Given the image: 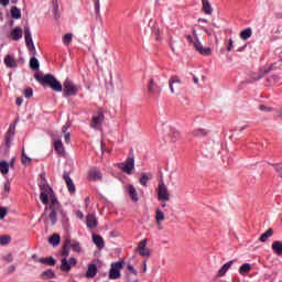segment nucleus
<instances>
[{
	"label": "nucleus",
	"mask_w": 282,
	"mask_h": 282,
	"mask_svg": "<svg viewBox=\"0 0 282 282\" xmlns=\"http://www.w3.org/2000/svg\"><path fill=\"white\" fill-rule=\"evenodd\" d=\"M4 65H7V67H9L10 69H14V67H19L17 59H14L12 55H7L4 57Z\"/></svg>",
	"instance_id": "20"
},
{
	"label": "nucleus",
	"mask_w": 282,
	"mask_h": 282,
	"mask_svg": "<svg viewBox=\"0 0 282 282\" xmlns=\"http://www.w3.org/2000/svg\"><path fill=\"white\" fill-rule=\"evenodd\" d=\"M40 263H42V265L54 267V265H56V259H54V257H52V256L47 257V258H41Z\"/></svg>",
	"instance_id": "26"
},
{
	"label": "nucleus",
	"mask_w": 282,
	"mask_h": 282,
	"mask_svg": "<svg viewBox=\"0 0 282 282\" xmlns=\"http://www.w3.org/2000/svg\"><path fill=\"white\" fill-rule=\"evenodd\" d=\"M30 67L34 70V72H39L41 64L39 63V59L36 57H31L30 59Z\"/></svg>",
	"instance_id": "35"
},
{
	"label": "nucleus",
	"mask_w": 282,
	"mask_h": 282,
	"mask_svg": "<svg viewBox=\"0 0 282 282\" xmlns=\"http://www.w3.org/2000/svg\"><path fill=\"white\" fill-rule=\"evenodd\" d=\"M118 166L121 169V171H123V173L131 175L134 169V160L131 155H129L126 162L119 163Z\"/></svg>",
	"instance_id": "6"
},
{
	"label": "nucleus",
	"mask_w": 282,
	"mask_h": 282,
	"mask_svg": "<svg viewBox=\"0 0 282 282\" xmlns=\"http://www.w3.org/2000/svg\"><path fill=\"white\" fill-rule=\"evenodd\" d=\"M193 35H186V40L189 45H193V47L196 50V52H199L202 56H210L213 54V50L210 47H204L202 45V42H199V37H197V31L193 29Z\"/></svg>",
	"instance_id": "2"
},
{
	"label": "nucleus",
	"mask_w": 282,
	"mask_h": 282,
	"mask_svg": "<svg viewBox=\"0 0 282 282\" xmlns=\"http://www.w3.org/2000/svg\"><path fill=\"white\" fill-rule=\"evenodd\" d=\"M24 39H25V45L26 47H30V45H34V41L32 40V32L30 31V26H24Z\"/></svg>",
	"instance_id": "15"
},
{
	"label": "nucleus",
	"mask_w": 282,
	"mask_h": 282,
	"mask_svg": "<svg viewBox=\"0 0 282 282\" xmlns=\"http://www.w3.org/2000/svg\"><path fill=\"white\" fill-rule=\"evenodd\" d=\"M142 257H145V259L151 257V250L147 247V239L142 240Z\"/></svg>",
	"instance_id": "33"
},
{
	"label": "nucleus",
	"mask_w": 282,
	"mask_h": 282,
	"mask_svg": "<svg viewBox=\"0 0 282 282\" xmlns=\"http://www.w3.org/2000/svg\"><path fill=\"white\" fill-rule=\"evenodd\" d=\"M29 52L33 53V56H36V47L33 45L26 46Z\"/></svg>",
	"instance_id": "56"
},
{
	"label": "nucleus",
	"mask_w": 282,
	"mask_h": 282,
	"mask_svg": "<svg viewBox=\"0 0 282 282\" xmlns=\"http://www.w3.org/2000/svg\"><path fill=\"white\" fill-rule=\"evenodd\" d=\"M69 246H70V248H72V250H73L74 252H77V254H80V253L83 252V248L80 247V242L75 241V242H73V243L69 245Z\"/></svg>",
	"instance_id": "43"
},
{
	"label": "nucleus",
	"mask_w": 282,
	"mask_h": 282,
	"mask_svg": "<svg viewBox=\"0 0 282 282\" xmlns=\"http://www.w3.org/2000/svg\"><path fill=\"white\" fill-rule=\"evenodd\" d=\"M68 263H69V265L72 267V265H77V263H78V260H76V258H69V261H68Z\"/></svg>",
	"instance_id": "60"
},
{
	"label": "nucleus",
	"mask_w": 282,
	"mask_h": 282,
	"mask_svg": "<svg viewBox=\"0 0 282 282\" xmlns=\"http://www.w3.org/2000/svg\"><path fill=\"white\" fill-rule=\"evenodd\" d=\"M72 127V122L67 121L66 124H64L62 127V132H64L65 134L67 133V129H69Z\"/></svg>",
	"instance_id": "49"
},
{
	"label": "nucleus",
	"mask_w": 282,
	"mask_h": 282,
	"mask_svg": "<svg viewBox=\"0 0 282 282\" xmlns=\"http://www.w3.org/2000/svg\"><path fill=\"white\" fill-rule=\"evenodd\" d=\"M170 138H171L172 142H177V140H180V138H182V134L180 133V131H177L175 129H171Z\"/></svg>",
	"instance_id": "36"
},
{
	"label": "nucleus",
	"mask_w": 282,
	"mask_h": 282,
	"mask_svg": "<svg viewBox=\"0 0 282 282\" xmlns=\"http://www.w3.org/2000/svg\"><path fill=\"white\" fill-rule=\"evenodd\" d=\"M202 3L205 14H213V6H210V2L208 0H202Z\"/></svg>",
	"instance_id": "32"
},
{
	"label": "nucleus",
	"mask_w": 282,
	"mask_h": 282,
	"mask_svg": "<svg viewBox=\"0 0 282 282\" xmlns=\"http://www.w3.org/2000/svg\"><path fill=\"white\" fill-rule=\"evenodd\" d=\"M21 162H22V164H31L32 163V159L29 158L28 154H25L24 148L22 149Z\"/></svg>",
	"instance_id": "42"
},
{
	"label": "nucleus",
	"mask_w": 282,
	"mask_h": 282,
	"mask_svg": "<svg viewBox=\"0 0 282 282\" xmlns=\"http://www.w3.org/2000/svg\"><path fill=\"white\" fill-rule=\"evenodd\" d=\"M128 270H129V272H132V274H138V272L135 271V269L133 268L132 264L128 265Z\"/></svg>",
	"instance_id": "62"
},
{
	"label": "nucleus",
	"mask_w": 282,
	"mask_h": 282,
	"mask_svg": "<svg viewBox=\"0 0 282 282\" xmlns=\"http://www.w3.org/2000/svg\"><path fill=\"white\" fill-rule=\"evenodd\" d=\"M14 270H17V268H15L14 265H10V267L8 268L9 274H12V272H14Z\"/></svg>",
	"instance_id": "64"
},
{
	"label": "nucleus",
	"mask_w": 282,
	"mask_h": 282,
	"mask_svg": "<svg viewBox=\"0 0 282 282\" xmlns=\"http://www.w3.org/2000/svg\"><path fill=\"white\" fill-rule=\"evenodd\" d=\"M128 195L131 197L132 202H138V192L133 185L128 186Z\"/></svg>",
	"instance_id": "30"
},
{
	"label": "nucleus",
	"mask_w": 282,
	"mask_h": 282,
	"mask_svg": "<svg viewBox=\"0 0 282 282\" xmlns=\"http://www.w3.org/2000/svg\"><path fill=\"white\" fill-rule=\"evenodd\" d=\"M87 228H96L98 226V219H96V215L88 214L86 217Z\"/></svg>",
	"instance_id": "14"
},
{
	"label": "nucleus",
	"mask_w": 282,
	"mask_h": 282,
	"mask_svg": "<svg viewBox=\"0 0 282 282\" xmlns=\"http://www.w3.org/2000/svg\"><path fill=\"white\" fill-rule=\"evenodd\" d=\"M102 122H105V110L99 109L97 115L93 117L90 121L91 129H96L97 131L101 129Z\"/></svg>",
	"instance_id": "5"
},
{
	"label": "nucleus",
	"mask_w": 282,
	"mask_h": 282,
	"mask_svg": "<svg viewBox=\"0 0 282 282\" xmlns=\"http://www.w3.org/2000/svg\"><path fill=\"white\" fill-rule=\"evenodd\" d=\"M72 270V264L67 261V258L62 259V264H61V271L62 272H69Z\"/></svg>",
	"instance_id": "37"
},
{
	"label": "nucleus",
	"mask_w": 282,
	"mask_h": 282,
	"mask_svg": "<svg viewBox=\"0 0 282 282\" xmlns=\"http://www.w3.org/2000/svg\"><path fill=\"white\" fill-rule=\"evenodd\" d=\"M250 270H252V265H250V263H243L240 268H239V272L240 274H248L250 272Z\"/></svg>",
	"instance_id": "40"
},
{
	"label": "nucleus",
	"mask_w": 282,
	"mask_h": 282,
	"mask_svg": "<svg viewBox=\"0 0 282 282\" xmlns=\"http://www.w3.org/2000/svg\"><path fill=\"white\" fill-rule=\"evenodd\" d=\"M64 140L66 142V144H69L70 140H72V133L67 132L64 137Z\"/></svg>",
	"instance_id": "57"
},
{
	"label": "nucleus",
	"mask_w": 282,
	"mask_h": 282,
	"mask_svg": "<svg viewBox=\"0 0 282 282\" xmlns=\"http://www.w3.org/2000/svg\"><path fill=\"white\" fill-rule=\"evenodd\" d=\"M250 76L253 80H261L263 78V75H257V73H251Z\"/></svg>",
	"instance_id": "51"
},
{
	"label": "nucleus",
	"mask_w": 282,
	"mask_h": 282,
	"mask_svg": "<svg viewBox=\"0 0 282 282\" xmlns=\"http://www.w3.org/2000/svg\"><path fill=\"white\" fill-rule=\"evenodd\" d=\"M34 78L42 85V87H50L52 91L56 93L63 91V84H61V82H58L52 74L43 75L41 73H35Z\"/></svg>",
	"instance_id": "1"
},
{
	"label": "nucleus",
	"mask_w": 282,
	"mask_h": 282,
	"mask_svg": "<svg viewBox=\"0 0 282 282\" xmlns=\"http://www.w3.org/2000/svg\"><path fill=\"white\" fill-rule=\"evenodd\" d=\"M46 191H48L50 198H51V205L45 208V210H50V208L53 209H59L61 210V203L58 202V198H56V194L54 193V189L52 187H46Z\"/></svg>",
	"instance_id": "9"
},
{
	"label": "nucleus",
	"mask_w": 282,
	"mask_h": 282,
	"mask_svg": "<svg viewBox=\"0 0 282 282\" xmlns=\"http://www.w3.org/2000/svg\"><path fill=\"white\" fill-rule=\"evenodd\" d=\"M148 91L149 94H160L162 88L155 84V80L151 79L148 85Z\"/></svg>",
	"instance_id": "18"
},
{
	"label": "nucleus",
	"mask_w": 282,
	"mask_h": 282,
	"mask_svg": "<svg viewBox=\"0 0 282 282\" xmlns=\"http://www.w3.org/2000/svg\"><path fill=\"white\" fill-rule=\"evenodd\" d=\"M32 96H34V90L30 87L25 88L24 89V98L30 99V98H32Z\"/></svg>",
	"instance_id": "46"
},
{
	"label": "nucleus",
	"mask_w": 282,
	"mask_h": 282,
	"mask_svg": "<svg viewBox=\"0 0 282 282\" xmlns=\"http://www.w3.org/2000/svg\"><path fill=\"white\" fill-rule=\"evenodd\" d=\"M122 261H118L111 264V269L109 271V279L116 280L120 279V270H122Z\"/></svg>",
	"instance_id": "7"
},
{
	"label": "nucleus",
	"mask_w": 282,
	"mask_h": 282,
	"mask_svg": "<svg viewBox=\"0 0 282 282\" xmlns=\"http://www.w3.org/2000/svg\"><path fill=\"white\" fill-rule=\"evenodd\" d=\"M271 248L274 252V254H276L278 257H282V242L276 240V241H273L272 245H271Z\"/></svg>",
	"instance_id": "23"
},
{
	"label": "nucleus",
	"mask_w": 282,
	"mask_h": 282,
	"mask_svg": "<svg viewBox=\"0 0 282 282\" xmlns=\"http://www.w3.org/2000/svg\"><path fill=\"white\" fill-rule=\"evenodd\" d=\"M135 252H138V254H140V257H142V241H140L138 243V247L135 249Z\"/></svg>",
	"instance_id": "55"
},
{
	"label": "nucleus",
	"mask_w": 282,
	"mask_h": 282,
	"mask_svg": "<svg viewBox=\"0 0 282 282\" xmlns=\"http://www.w3.org/2000/svg\"><path fill=\"white\" fill-rule=\"evenodd\" d=\"M11 17L12 19H21V10L17 7L11 8Z\"/></svg>",
	"instance_id": "44"
},
{
	"label": "nucleus",
	"mask_w": 282,
	"mask_h": 282,
	"mask_svg": "<svg viewBox=\"0 0 282 282\" xmlns=\"http://www.w3.org/2000/svg\"><path fill=\"white\" fill-rule=\"evenodd\" d=\"M251 36H252V29L251 28H247V29H245L240 32V39L242 41H248V39H250Z\"/></svg>",
	"instance_id": "29"
},
{
	"label": "nucleus",
	"mask_w": 282,
	"mask_h": 282,
	"mask_svg": "<svg viewBox=\"0 0 282 282\" xmlns=\"http://www.w3.org/2000/svg\"><path fill=\"white\" fill-rule=\"evenodd\" d=\"M235 41L232 39H229L228 45H227V52H232Z\"/></svg>",
	"instance_id": "52"
},
{
	"label": "nucleus",
	"mask_w": 282,
	"mask_h": 282,
	"mask_svg": "<svg viewBox=\"0 0 282 282\" xmlns=\"http://www.w3.org/2000/svg\"><path fill=\"white\" fill-rule=\"evenodd\" d=\"M48 243H51V246H53V248H56V246H61V235H58V234H53V235L48 238Z\"/></svg>",
	"instance_id": "25"
},
{
	"label": "nucleus",
	"mask_w": 282,
	"mask_h": 282,
	"mask_svg": "<svg viewBox=\"0 0 282 282\" xmlns=\"http://www.w3.org/2000/svg\"><path fill=\"white\" fill-rule=\"evenodd\" d=\"M52 6H53V12H56V10H58V0H53Z\"/></svg>",
	"instance_id": "58"
},
{
	"label": "nucleus",
	"mask_w": 282,
	"mask_h": 282,
	"mask_svg": "<svg viewBox=\"0 0 282 282\" xmlns=\"http://www.w3.org/2000/svg\"><path fill=\"white\" fill-rule=\"evenodd\" d=\"M156 224L158 226H160V224H162V221H164V219H166V216L164 215V212H162L161 209H156Z\"/></svg>",
	"instance_id": "39"
},
{
	"label": "nucleus",
	"mask_w": 282,
	"mask_h": 282,
	"mask_svg": "<svg viewBox=\"0 0 282 282\" xmlns=\"http://www.w3.org/2000/svg\"><path fill=\"white\" fill-rule=\"evenodd\" d=\"M40 276L41 279H56V273L54 272V270L48 269L42 272Z\"/></svg>",
	"instance_id": "31"
},
{
	"label": "nucleus",
	"mask_w": 282,
	"mask_h": 282,
	"mask_svg": "<svg viewBox=\"0 0 282 282\" xmlns=\"http://www.w3.org/2000/svg\"><path fill=\"white\" fill-rule=\"evenodd\" d=\"M0 173L2 175L10 173V163H8V161H0Z\"/></svg>",
	"instance_id": "27"
},
{
	"label": "nucleus",
	"mask_w": 282,
	"mask_h": 282,
	"mask_svg": "<svg viewBox=\"0 0 282 282\" xmlns=\"http://www.w3.org/2000/svg\"><path fill=\"white\" fill-rule=\"evenodd\" d=\"M93 241L95 246H97L98 250H102V248H105V240L100 235L93 234Z\"/></svg>",
	"instance_id": "19"
},
{
	"label": "nucleus",
	"mask_w": 282,
	"mask_h": 282,
	"mask_svg": "<svg viewBox=\"0 0 282 282\" xmlns=\"http://www.w3.org/2000/svg\"><path fill=\"white\" fill-rule=\"evenodd\" d=\"M274 235V229L269 228L264 234H262L259 238V241H261L262 243H265V241H268L269 237H272Z\"/></svg>",
	"instance_id": "28"
},
{
	"label": "nucleus",
	"mask_w": 282,
	"mask_h": 282,
	"mask_svg": "<svg viewBox=\"0 0 282 282\" xmlns=\"http://www.w3.org/2000/svg\"><path fill=\"white\" fill-rule=\"evenodd\" d=\"M69 246H72V239L66 238L62 247V257H65V259L69 257Z\"/></svg>",
	"instance_id": "21"
},
{
	"label": "nucleus",
	"mask_w": 282,
	"mask_h": 282,
	"mask_svg": "<svg viewBox=\"0 0 282 282\" xmlns=\"http://www.w3.org/2000/svg\"><path fill=\"white\" fill-rule=\"evenodd\" d=\"M259 109H260V111H272V108H268L263 105H260Z\"/></svg>",
	"instance_id": "61"
},
{
	"label": "nucleus",
	"mask_w": 282,
	"mask_h": 282,
	"mask_svg": "<svg viewBox=\"0 0 282 282\" xmlns=\"http://www.w3.org/2000/svg\"><path fill=\"white\" fill-rule=\"evenodd\" d=\"M206 133L207 132L204 129H196V130L193 131V135L195 138H204V135H206Z\"/></svg>",
	"instance_id": "45"
},
{
	"label": "nucleus",
	"mask_w": 282,
	"mask_h": 282,
	"mask_svg": "<svg viewBox=\"0 0 282 282\" xmlns=\"http://www.w3.org/2000/svg\"><path fill=\"white\" fill-rule=\"evenodd\" d=\"M61 217L63 224H66V221H68L67 214L64 210L61 212Z\"/></svg>",
	"instance_id": "54"
},
{
	"label": "nucleus",
	"mask_w": 282,
	"mask_h": 282,
	"mask_svg": "<svg viewBox=\"0 0 282 282\" xmlns=\"http://www.w3.org/2000/svg\"><path fill=\"white\" fill-rule=\"evenodd\" d=\"M47 187H50V185H43L41 186V194H40V199L42 202V204H44L45 206H47V204H50V195H52V193H50V191H47Z\"/></svg>",
	"instance_id": "10"
},
{
	"label": "nucleus",
	"mask_w": 282,
	"mask_h": 282,
	"mask_svg": "<svg viewBox=\"0 0 282 282\" xmlns=\"http://www.w3.org/2000/svg\"><path fill=\"white\" fill-rule=\"evenodd\" d=\"M4 193H10V181H6L4 183Z\"/></svg>",
	"instance_id": "59"
},
{
	"label": "nucleus",
	"mask_w": 282,
	"mask_h": 282,
	"mask_svg": "<svg viewBox=\"0 0 282 282\" xmlns=\"http://www.w3.org/2000/svg\"><path fill=\"white\" fill-rule=\"evenodd\" d=\"M80 87L78 85L74 84L72 79L66 78L62 86V91L65 96V98H69V96H76L78 94V90Z\"/></svg>",
	"instance_id": "3"
},
{
	"label": "nucleus",
	"mask_w": 282,
	"mask_h": 282,
	"mask_svg": "<svg viewBox=\"0 0 282 282\" xmlns=\"http://www.w3.org/2000/svg\"><path fill=\"white\" fill-rule=\"evenodd\" d=\"M98 274V267L96 264H88V270L86 271V279H94Z\"/></svg>",
	"instance_id": "17"
},
{
	"label": "nucleus",
	"mask_w": 282,
	"mask_h": 282,
	"mask_svg": "<svg viewBox=\"0 0 282 282\" xmlns=\"http://www.w3.org/2000/svg\"><path fill=\"white\" fill-rule=\"evenodd\" d=\"M12 241V237L10 235L0 236V246H8Z\"/></svg>",
	"instance_id": "41"
},
{
	"label": "nucleus",
	"mask_w": 282,
	"mask_h": 282,
	"mask_svg": "<svg viewBox=\"0 0 282 282\" xmlns=\"http://www.w3.org/2000/svg\"><path fill=\"white\" fill-rule=\"evenodd\" d=\"M54 149L58 153V155L65 156V147L63 145V141L57 140L54 142Z\"/></svg>",
	"instance_id": "24"
},
{
	"label": "nucleus",
	"mask_w": 282,
	"mask_h": 282,
	"mask_svg": "<svg viewBox=\"0 0 282 282\" xmlns=\"http://www.w3.org/2000/svg\"><path fill=\"white\" fill-rule=\"evenodd\" d=\"M156 193L159 202H171V194L169 193V187H166V184H164L163 180L159 182Z\"/></svg>",
	"instance_id": "4"
},
{
	"label": "nucleus",
	"mask_w": 282,
	"mask_h": 282,
	"mask_svg": "<svg viewBox=\"0 0 282 282\" xmlns=\"http://www.w3.org/2000/svg\"><path fill=\"white\" fill-rule=\"evenodd\" d=\"M48 210H51V213L48 215V219H51L52 226H55V224L57 221L56 215H57L58 210H61V209L48 208Z\"/></svg>",
	"instance_id": "34"
},
{
	"label": "nucleus",
	"mask_w": 282,
	"mask_h": 282,
	"mask_svg": "<svg viewBox=\"0 0 282 282\" xmlns=\"http://www.w3.org/2000/svg\"><path fill=\"white\" fill-rule=\"evenodd\" d=\"M232 263H235V260H230L229 262L225 263L219 270L217 276H225L228 270L232 268Z\"/></svg>",
	"instance_id": "22"
},
{
	"label": "nucleus",
	"mask_w": 282,
	"mask_h": 282,
	"mask_svg": "<svg viewBox=\"0 0 282 282\" xmlns=\"http://www.w3.org/2000/svg\"><path fill=\"white\" fill-rule=\"evenodd\" d=\"M17 129L15 123H11L9 127L8 132L6 133V149L4 153H8L10 151V144H12V138H14V131Z\"/></svg>",
	"instance_id": "8"
},
{
	"label": "nucleus",
	"mask_w": 282,
	"mask_h": 282,
	"mask_svg": "<svg viewBox=\"0 0 282 282\" xmlns=\"http://www.w3.org/2000/svg\"><path fill=\"white\" fill-rule=\"evenodd\" d=\"M23 37V29H21V26H15L12 31H11V39L13 41H20V39Z\"/></svg>",
	"instance_id": "16"
},
{
	"label": "nucleus",
	"mask_w": 282,
	"mask_h": 282,
	"mask_svg": "<svg viewBox=\"0 0 282 282\" xmlns=\"http://www.w3.org/2000/svg\"><path fill=\"white\" fill-rule=\"evenodd\" d=\"M72 39H73L72 33H66V34L64 35V37H63V43H64V45H69Z\"/></svg>",
	"instance_id": "47"
},
{
	"label": "nucleus",
	"mask_w": 282,
	"mask_h": 282,
	"mask_svg": "<svg viewBox=\"0 0 282 282\" xmlns=\"http://www.w3.org/2000/svg\"><path fill=\"white\" fill-rule=\"evenodd\" d=\"M88 177L93 182H98L102 180V173H100V171H98L96 167H93L88 171Z\"/></svg>",
	"instance_id": "13"
},
{
	"label": "nucleus",
	"mask_w": 282,
	"mask_h": 282,
	"mask_svg": "<svg viewBox=\"0 0 282 282\" xmlns=\"http://www.w3.org/2000/svg\"><path fill=\"white\" fill-rule=\"evenodd\" d=\"M169 83H170L171 94H175V90H178L180 87H182V80H180V77L177 76L171 77Z\"/></svg>",
	"instance_id": "11"
},
{
	"label": "nucleus",
	"mask_w": 282,
	"mask_h": 282,
	"mask_svg": "<svg viewBox=\"0 0 282 282\" xmlns=\"http://www.w3.org/2000/svg\"><path fill=\"white\" fill-rule=\"evenodd\" d=\"M4 261H8V263H12L14 261V257L12 256V253H8L4 257Z\"/></svg>",
	"instance_id": "50"
},
{
	"label": "nucleus",
	"mask_w": 282,
	"mask_h": 282,
	"mask_svg": "<svg viewBox=\"0 0 282 282\" xmlns=\"http://www.w3.org/2000/svg\"><path fill=\"white\" fill-rule=\"evenodd\" d=\"M53 12H54V19H55L56 21H58V20L61 19V13L58 12V10L53 11Z\"/></svg>",
	"instance_id": "63"
},
{
	"label": "nucleus",
	"mask_w": 282,
	"mask_h": 282,
	"mask_svg": "<svg viewBox=\"0 0 282 282\" xmlns=\"http://www.w3.org/2000/svg\"><path fill=\"white\" fill-rule=\"evenodd\" d=\"M63 180L65 181L68 192L74 195L76 193V185H74V181H72V177H69V174L67 172L64 173Z\"/></svg>",
	"instance_id": "12"
},
{
	"label": "nucleus",
	"mask_w": 282,
	"mask_h": 282,
	"mask_svg": "<svg viewBox=\"0 0 282 282\" xmlns=\"http://www.w3.org/2000/svg\"><path fill=\"white\" fill-rule=\"evenodd\" d=\"M95 3V13L96 19H99V21H102V15L100 14V0H93Z\"/></svg>",
	"instance_id": "38"
},
{
	"label": "nucleus",
	"mask_w": 282,
	"mask_h": 282,
	"mask_svg": "<svg viewBox=\"0 0 282 282\" xmlns=\"http://www.w3.org/2000/svg\"><path fill=\"white\" fill-rule=\"evenodd\" d=\"M6 215H8V207H0V219H6Z\"/></svg>",
	"instance_id": "48"
},
{
	"label": "nucleus",
	"mask_w": 282,
	"mask_h": 282,
	"mask_svg": "<svg viewBox=\"0 0 282 282\" xmlns=\"http://www.w3.org/2000/svg\"><path fill=\"white\" fill-rule=\"evenodd\" d=\"M142 175H144V181L145 182H149V181L153 180V174H151V173H143Z\"/></svg>",
	"instance_id": "53"
}]
</instances>
